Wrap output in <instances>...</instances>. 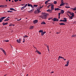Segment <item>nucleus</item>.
I'll list each match as a JSON object with an SVG mask.
<instances>
[{
	"label": "nucleus",
	"mask_w": 76,
	"mask_h": 76,
	"mask_svg": "<svg viewBox=\"0 0 76 76\" xmlns=\"http://www.w3.org/2000/svg\"><path fill=\"white\" fill-rule=\"evenodd\" d=\"M5 18H6V17H3L2 18H0V22H3V20L4 19H5Z\"/></svg>",
	"instance_id": "obj_3"
},
{
	"label": "nucleus",
	"mask_w": 76,
	"mask_h": 76,
	"mask_svg": "<svg viewBox=\"0 0 76 76\" xmlns=\"http://www.w3.org/2000/svg\"><path fill=\"white\" fill-rule=\"evenodd\" d=\"M68 13H69V14H70V15L72 14V13H71V12H70L69 11L68 12Z\"/></svg>",
	"instance_id": "obj_40"
},
{
	"label": "nucleus",
	"mask_w": 76,
	"mask_h": 76,
	"mask_svg": "<svg viewBox=\"0 0 76 76\" xmlns=\"http://www.w3.org/2000/svg\"><path fill=\"white\" fill-rule=\"evenodd\" d=\"M64 19L65 22H67V18H64Z\"/></svg>",
	"instance_id": "obj_18"
},
{
	"label": "nucleus",
	"mask_w": 76,
	"mask_h": 76,
	"mask_svg": "<svg viewBox=\"0 0 76 76\" xmlns=\"http://www.w3.org/2000/svg\"><path fill=\"white\" fill-rule=\"evenodd\" d=\"M69 61H69V60H68V61H66L67 64H68L69 65Z\"/></svg>",
	"instance_id": "obj_25"
},
{
	"label": "nucleus",
	"mask_w": 76,
	"mask_h": 76,
	"mask_svg": "<svg viewBox=\"0 0 76 76\" xmlns=\"http://www.w3.org/2000/svg\"><path fill=\"white\" fill-rule=\"evenodd\" d=\"M33 11L34 10H31L30 11H28V13H32V12H33Z\"/></svg>",
	"instance_id": "obj_16"
},
{
	"label": "nucleus",
	"mask_w": 76,
	"mask_h": 76,
	"mask_svg": "<svg viewBox=\"0 0 76 76\" xmlns=\"http://www.w3.org/2000/svg\"><path fill=\"white\" fill-rule=\"evenodd\" d=\"M61 10L59 8H55V11H56V10Z\"/></svg>",
	"instance_id": "obj_13"
},
{
	"label": "nucleus",
	"mask_w": 76,
	"mask_h": 76,
	"mask_svg": "<svg viewBox=\"0 0 76 76\" xmlns=\"http://www.w3.org/2000/svg\"><path fill=\"white\" fill-rule=\"evenodd\" d=\"M28 6H29V7H30V6H31V4H28Z\"/></svg>",
	"instance_id": "obj_38"
},
{
	"label": "nucleus",
	"mask_w": 76,
	"mask_h": 76,
	"mask_svg": "<svg viewBox=\"0 0 76 76\" xmlns=\"http://www.w3.org/2000/svg\"><path fill=\"white\" fill-rule=\"evenodd\" d=\"M48 1H47L45 2V4H47V3H48Z\"/></svg>",
	"instance_id": "obj_34"
},
{
	"label": "nucleus",
	"mask_w": 76,
	"mask_h": 76,
	"mask_svg": "<svg viewBox=\"0 0 76 76\" xmlns=\"http://www.w3.org/2000/svg\"><path fill=\"white\" fill-rule=\"evenodd\" d=\"M23 42H25V38H24L23 39Z\"/></svg>",
	"instance_id": "obj_31"
},
{
	"label": "nucleus",
	"mask_w": 76,
	"mask_h": 76,
	"mask_svg": "<svg viewBox=\"0 0 76 76\" xmlns=\"http://www.w3.org/2000/svg\"><path fill=\"white\" fill-rule=\"evenodd\" d=\"M60 33L59 32H56V33L57 34H59Z\"/></svg>",
	"instance_id": "obj_54"
},
{
	"label": "nucleus",
	"mask_w": 76,
	"mask_h": 76,
	"mask_svg": "<svg viewBox=\"0 0 76 76\" xmlns=\"http://www.w3.org/2000/svg\"><path fill=\"white\" fill-rule=\"evenodd\" d=\"M10 10H14V11H16V10H15V9L12 8H10Z\"/></svg>",
	"instance_id": "obj_14"
},
{
	"label": "nucleus",
	"mask_w": 76,
	"mask_h": 76,
	"mask_svg": "<svg viewBox=\"0 0 76 76\" xmlns=\"http://www.w3.org/2000/svg\"><path fill=\"white\" fill-rule=\"evenodd\" d=\"M3 5H0V7H3Z\"/></svg>",
	"instance_id": "obj_51"
},
{
	"label": "nucleus",
	"mask_w": 76,
	"mask_h": 76,
	"mask_svg": "<svg viewBox=\"0 0 76 76\" xmlns=\"http://www.w3.org/2000/svg\"><path fill=\"white\" fill-rule=\"evenodd\" d=\"M65 7L66 8H68V7H67V6H65Z\"/></svg>",
	"instance_id": "obj_57"
},
{
	"label": "nucleus",
	"mask_w": 76,
	"mask_h": 76,
	"mask_svg": "<svg viewBox=\"0 0 76 76\" xmlns=\"http://www.w3.org/2000/svg\"><path fill=\"white\" fill-rule=\"evenodd\" d=\"M59 24L60 25H66V24L63 23H59Z\"/></svg>",
	"instance_id": "obj_10"
},
{
	"label": "nucleus",
	"mask_w": 76,
	"mask_h": 76,
	"mask_svg": "<svg viewBox=\"0 0 76 76\" xmlns=\"http://www.w3.org/2000/svg\"><path fill=\"white\" fill-rule=\"evenodd\" d=\"M3 52L4 53L5 55H6V51H5V50H4L3 51Z\"/></svg>",
	"instance_id": "obj_17"
},
{
	"label": "nucleus",
	"mask_w": 76,
	"mask_h": 76,
	"mask_svg": "<svg viewBox=\"0 0 76 76\" xmlns=\"http://www.w3.org/2000/svg\"><path fill=\"white\" fill-rule=\"evenodd\" d=\"M19 43L20 44V42H20V41H21V39L20 38L19 39Z\"/></svg>",
	"instance_id": "obj_27"
},
{
	"label": "nucleus",
	"mask_w": 76,
	"mask_h": 76,
	"mask_svg": "<svg viewBox=\"0 0 76 76\" xmlns=\"http://www.w3.org/2000/svg\"><path fill=\"white\" fill-rule=\"evenodd\" d=\"M21 19H22L21 18L20 19L18 20H17L18 21H19L20 20H21Z\"/></svg>",
	"instance_id": "obj_45"
},
{
	"label": "nucleus",
	"mask_w": 76,
	"mask_h": 76,
	"mask_svg": "<svg viewBox=\"0 0 76 76\" xmlns=\"http://www.w3.org/2000/svg\"><path fill=\"white\" fill-rule=\"evenodd\" d=\"M7 76V75H4V76Z\"/></svg>",
	"instance_id": "obj_64"
},
{
	"label": "nucleus",
	"mask_w": 76,
	"mask_h": 76,
	"mask_svg": "<svg viewBox=\"0 0 76 76\" xmlns=\"http://www.w3.org/2000/svg\"><path fill=\"white\" fill-rule=\"evenodd\" d=\"M47 48H48H48H49V46H47Z\"/></svg>",
	"instance_id": "obj_50"
},
{
	"label": "nucleus",
	"mask_w": 76,
	"mask_h": 76,
	"mask_svg": "<svg viewBox=\"0 0 76 76\" xmlns=\"http://www.w3.org/2000/svg\"><path fill=\"white\" fill-rule=\"evenodd\" d=\"M38 22V20H35L33 21L34 23H37Z\"/></svg>",
	"instance_id": "obj_6"
},
{
	"label": "nucleus",
	"mask_w": 76,
	"mask_h": 76,
	"mask_svg": "<svg viewBox=\"0 0 76 76\" xmlns=\"http://www.w3.org/2000/svg\"><path fill=\"white\" fill-rule=\"evenodd\" d=\"M46 32L45 31L42 32V33H41L42 36H43V35H44V34H46Z\"/></svg>",
	"instance_id": "obj_4"
},
{
	"label": "nucleus",
	"mask_w": 76,
	"mask_h": 76,
	"mask_svg": "<svg viewBox=\"0 0 76 76\" xmlns=\"http://www.w3.org/2000/svg\"><path fill=\"white\" fill-rule=\"evenodd\" d=\"M51 19H52V18H48V20H50Z\"/></svg>",
	"instance_id": "obj_43"
},
{
	"label": "nucleus",
	"mask_w": 76,
	"mask_h": 76,
	"mask_svg": "<svg viewBox=\"0 0 76 76\" xmlns=\"http://www.w3.org/2000/svg\"><path fill=\"white\" fill-rule=\"evenodd\" d=\"M64 61L66 60V59H64Z\"/></svg>",
	"instance_id": "obj_63"
},
{
	"label": "nucleus",
	"mask_w": 76,
	"mask_h": 76,
	"mask_svg": "<svg viewBox=\"0 0 76 76\" xmlns=\"http://www.w3.org/2000/svg\"><path fill=\"white\" fill-rule=\"evenodd\" d=\"M42 19H46V18H47V14L45 13L43 14L42 16Z\"/></svg>",
	"instance_id": "obj_1"
},
{
	"label": "nucleus",
	"mask_w": 76,
	"mask_h": 76,
	"mask_svg": "<svg viewBox=\"0 0 76 76\" xmlns=\"http://www.w3.org/2000/svg\"><path fill=\"white\" fill-rule=\"evenodd\" d=\"M65 5H66L67 6H68V3H65Z\"/></svg>",
	"instance_id": "obj_39"
},
{
	"label": "nucleus",
	"mask_w": 76,
	"mask_h": 76,
	"mask_svg": "<svg viewBox=\"0 0 76 76\" xmlns=\"http://www.w3.org/2000/svg\"><path fill=\"white\" fill-rule=\"evenodd\" d=\"M17 42L18 43H19V41L18 39L17 40Z\"/></svg>",
	"instance_id": "obj_36"
},
{
	"label": "nucleus",
	"mask_w": 76,
	"mask_h": 76,
	"mask_svg": "<svg viewBox=\"0 0 76 76\" xmlns=\"http://www.w3.org/2000/svg\"><path fill=\"white\" fill-rule=\"evenodd\" d=\"M48 51H50V50H49V48L48 49Z\"/></svg>",
	"instance_id": "obj_59"
},
{
	"label": "nucleus",
	"mask_w": 76,
	"mask_h": 76,
	"mask_svg": "<svg viewBox=\"0 0 76 76\" xmlns=\"http://www.w3.org/2000/svg\"><path fill=\"white\" fill-rule=\"evenodd\" d=\"M70 15H72L71 16L72 17H74L75 16V15H74V13L72 12V14H71Z\"/></svg>",
	"instance_id": "obj_12"
},
{
	"label": "nucleus",
	"mask_w": 76,
	"mask_h": 76,
	"mask_svg": "<svg viewBox=\"0 0 76 76\" xmlns=\"http://www.w3.org/2000/svg\"><path fill=\"white\" fill-rule=\"evenodd\" d=\"M4 20L5 22H6V21H7V19Z\"/></svg>",
	"instance_id": "obj_49"
},
{
	"label": "nucleus",
	"mask_w": 76,
	"mask_h": 76,
	"mask_svg": "<svg viewBox=\"0 0 76 76\" xmlns=\"http://www.w3.org/2000/svg\"><path fill=\"white\" fill-rule=\"evenodd\" d=\"M75 37V36L73 35L72 36V37Z\"/></svg>",
	"instance_id": "obj_53"
},
{
	"label": "nucleus",
	"mask_w": 76,
	"mask_h": 76,
	"mask_svg": "<svg viewBox=\"0 0 76 76\" xmlns=\"http://www.w3.org/2000/svg\"><path fill=\"white\" fill-rule=\"evenodd\" d=\"M43 7H44V5H43L41 7H40V8L39 9H42V8Z\"/></svg>",
	"instance_id": "obj_32"
},
{
	"label": "nucleus",
	"mask_w": 76,
	"mask_h": 76,
	"mask_svg": "<svg viewBox=\"0 0 76 76\" xmlns=\"http://www.w3.org/2000/svg\"><path fill=\"white\" fill-rule=\"evenodd\" d=\"M52 10H47V12H50V13H51L52 12Z\"/></svg>",
	"instance_id": "obj_7"
},
{
	"label": "nucleus",
	"mask_w": 76,
	"mask_h": 76,
	"mask_svg": "<svg viewBox=\"0 0 76 76\" xmlns=\"http://www.w3.org/2000/svg\"><path fill=\"white\" fill-rule=\"evenodd\" d=\"M25 8V7H23L21 8V10H23V9H24Z\"/></svg>",
	"instance_id": "obj_23"
},
{
	"label": "nucleus",
	"mask_w": 76,
	"mask_h": 76,
	"mask_svg": "<svg viewBox=\"0 0 76 76\" xmlns=\"http://www.w3.org/2000/svg\"><path fill=\"white\" fill-rule=\"evenodd\" d=\"M28 4H27L26 5H25L24 7H25H25H26V6H27V5Z\"/></svg>",
	"instance_id": "obj_46"
},
{
	"label": "nucleus",
	"mask_w": 76,
	"mask_h": 76,
	"mask_svg": "<svg viewBox=\"0 0 76 76\" xmlns=\"http://www.w3.org/2000/svg\"><path fill=\"white\" fill-rule=\"evenodd\" d=\"M52 20H53V22H55V21H58L59 20L56 18H54L53 19H52Z\"/></svg>",
	"instance_id": "obj_2"
},
{
	"label": "nucleus",
	"mask_w": 76,
	"mask_h": 76,
	"mask_svg": "<svg viewBox=\"0 0 76 76\" xmlns=\"http://www.w3.org/2000/svg\"><path fill=\"white\" fill-rule=\"evenodd\" d=\"M33 28H34V26H30V28L31 29H33Z\"/></svg>",
	"instance_id": "obj_19"
},
{
	"label": "nucleus",
	"mask_w": 76,
	"mask_h": 76,
	"mask_svg": "<svg viewBox=\"0 0 76 76\" xmlns=\"http://www.w3.org/2000/svg\"><path fill=\"white\" fill-rule=\"evenodd\" d=\"M62 4H63V5L64 4H65V3H62Z\"/></svg>",
	"instance_id": "obj_58"
},
{
	"label": "nucleus",
	"mask_w": 76,
	"mask_h": 76,
	"mask_svg": "<svg viewBox=\"0 0 76 76\" xmlns=\"http://www.w3.org/2000/svg\"><path fill=\"white\" fill-rule=\"evenodd\" d=\"M59 22H62V20H59Z\"/></svg>",
	"instance_id": "obj_55"
},
{
	"label": "nucleus",
	"mask_w": 76,
	"mask_h": 76,
	"mask_svg": "<svg viewBox=\"0 0 76 76\" xmlns=\"http://www.w3.org/2000/svg\"><path fill=\"white\" fill-rule=\"evenodd\" d=\"M61 14H63L64 13V10H62L61 11Z\"/></svg>",
	"instance_id": "obj_11"
},
{
	"label": "nucleus",
	"mask_w": 76,
	"mask_h": 76,
	"mask_svg": "<svg viewBox=\"0 0 76 76\" xmlns=\"http://www.w3.org/2000/svg\"><path fill=\"white\" fill-rule=\"evenodd\" d=\"M57 1H54V4H57Z\"/></svg>",
	"instance_id": "obj_26"
},
{
	"label": "nucleus",
	"mask_w": 76,
	"mask_h": 76,
	"mask_svg": "<svg viewBox=\"0 0 76 76\" xmlns=\"http://www.w3.org/2000/svg\"><path fill=\"white\" fill-rule=\"evenodd\" d=\"M34 7H37L38 6V5H34Z\"/></svg>",
	"instance_id": "obj_35"
},
{
	"label": "nucleus",
	"mask_w": 76,
	"mask_h": 76,
	"mask_svg": "<svg viewBox=\"0 0 76 76\" xmlns=\"http://www.w3.org/2000/svg\"><path fill=\"white\" fill-rule=\"evenodd\" d=\"M60 60V58L59 57L58 58V60Z\"/></svg>",
	"instance_id": "obj_60"
},
{
	"label": "nucleus",
	"mask_w": 76,
	"mask_h": 76,
	"mask_svg": "<svg viewBox=\"0 0 76 76\" xmlns=\"http://www.w3.org/2000/svg\"><path fill=\"white\" fill-rule=\"evenodd\" d=\"M61 14V13H58V16H60V15Z\"/></svg>",
	"instance_id": "obj_47"
},
{
	"label": "nucleus",
	"mask_w": 76,
	"mask_h": 76,
	"mask_svg": "<svg viewBox=\"0 0 76 76\" xmlns=\"http://www.w3.org/2000/svg\"><path fill=\"white\" fill-rule=\"evenodd\" d=\"M36 52H37V53H38L39 54H41V53L38 50H37L36 51Z\"/></svg>",
	"instance_id": "obj_8"
},
{
	"label": "nucleus",
	"mask_w": 76,
	"mask_h": 76,
	"mask_svg": "<svg viewBox=\"0 0 76 76\" xmlns=\"http://www.w3.org/2000/svg\"><path fill=\"white\" fill-rule=\"evenodd\" d=\"M39 9V10H38L37 9V10L38 12V13H40V12H41V11H39V10H40V9Z\"/></svg>",
	"instance_id": "obj_21"
},
{
	"label": "nucleus",
	"mask_w": 76,
	"mask_h": 76,
	"mask_svg": "<svg viewBox=\"0 0 76 76\" xmlns=\"http://www.w3.org/2000/svg\"><path fill=\"white\" fill-rule=\"evenodd\" d=\"M61 3H64V2H63V0H62L61 1Z\"/></svg>",
	"instance_id": "obj_48"
},
{
	"label": "nucleus",
	"mask_w": 76,
	"mask_h": 76,
	"mask_svg": "<svg viewBox=\"0 0 76 76\" xmlns=\"http://www.w3.org/2000/svg\"><path fill=\"white\" fill-rule=\"evenodd\" d=\"M9 40H5V42H9Z\"/></svg>",
	"instance_id": "obj_41"
},
{
	"label": "nucleus",
	"mask_w": 76,
	"mask_h": 76,
	"mask_svg": "<svg viewBox=\"0 0 76 76\" xmlns=\"http://www.w3.org/2000/svg\"><path fill=\"white\" fill-rule=\"evenodd\" d=\"M9 18H10V17H8L6 19L7 20V21H8V20H10V19H9Z\"/></svg>",
	"instance_id": "obj_24"
},
{
	"label": "nucleus",
	"mask_w": 76,
	"mask_h": 76,
	"mask_svg": "<svg viewBox=\"0 0 76 76\" xmlns=\"http://www.w3.org/2000/svg\"><path fill=\"white\" fill-rule=\"evenodd\" d=\"M62 21H63V22H65L64 20H62Z\"/></svg>",
	"instance_id": "obj_56"
},
{
	"label": "nucleus",
	"mask_w": 76,
	"mask_h": 76,
	"mask_svg": "<svg viewBox=\"0 0 76 76\" xmlns=\"http://www.w3.org/2000/svg\"><path fill=\"white\" fill-rule=\"evenodd\" d=\"M31 7H33V6L32 5H31V6H30Z\"/></svg>",
	"instance_id": "obj_52"
},
{
	"label": "nucleus",
	"mask_w": 76,
	"mask_h": 76,
	"mask_svg": "<svg viewBox=\"0 0 76 76\" xmlns=\"http://www.w3.org/2000/svg\"><path fill=\"white\" fill-rule=\"evenodd\" d=\"M54 5H53L52 4V5H51V10H54Z\"/></svg>",
	"instance_id": "obj_5"
},
{
	"label": "nucleus",
	"mask_w": 76,
	"mask_h": 76,
	"mask_svg": "<svg viewBox=\"0 0 76 76\" xmlns=\"http://www.w3.org/2000/svg\"><path fill=\"white\" fill-rule=\"evenodd\" d=\"M0 49L1 50V51H2L4 50H3V49L2 48H1Z\"/></svg>",
	"instance_id": "obj_37"
},
{
	"label": "nucleus",
	"mask_w": 76,
	"mask_h": 76,
	"mask_svg": "<svg viewBox=\"0 0 76 76\" xmlns=\"http://www.w3.org/2000/svg\"><path fill=\"white\" fill-rule=\"evenodd\" d=\"M28 38V36H26V35H25V36H23V38Z\"/></svg>",
	"instance_id": "obj_22"
},
{
	"label": "nucleus",
	"mask_w": 76,
	"mask_h": 76,
	"mask_svg": "<svg viewBox=\"0 0 76 76\" xmlns=\"http://www.w3.org/2000/svg\"><path fill=\"white\" fill-rule=\"evenodd\" d=\"M69 19H73V17H72V16H70V17H69Z\"/></svg>",
	"instance_id": "obj_29"
},
{
	"label": "nucleus",
	"mask_w": 76,
	"mask_h": 76,
	"mask_svg": "<svg viewBox=\"0 0 76 76\" xmlns=\"http://www.w3.org/2000/svg\"><path fill=\"white\" fill-rule=\"evenodd\" d=\"M63 6V4L62 3H61L60 5V6Z\"/></svg>",
	"instance_id": "obj_33"
},
{
	"label": "nucleus",
	"mask_w": 76,
	"mask_h": 76,
	"mask_svg": "<svg viewBox=\"0 0 76 76\" xmlns=\"http://www.w3.org/2000/svg\"><path fill=\"white\" fill-rule=\"evenodd\" d=\"M59 57L60 58H62V57H61V56H59Z\"/></svg>",
	"instance_id": "obj_44"
},
{
	"label": "nucleus",
	"mask_w": 76,
	"mask_h": 76,
	"mask_svg": "<svg viewBox=\"0 0 76 76\" xmlns=\"http://www.w3.org/2000/svg\"><path fill=\"white\" fill-rule=\"evenodd\" d=\"M58 19H60V16H58Z\"/></svg>",
	"instance_id": "obj_61"
},
{
	"label": "nucleus",
	"mask_w": 76,
	"mask_h": 76,
	"mask_svg": "<svg viewBox=\"0 0 76 76\" xmlns=\"http://www.w3.org/2000/svg\"><path fill=\"white\" fill-rule=\"evenodd\" d=\"M8 23L7 22L6 23H3V25L4 26L6 25H8Z\"/></svg>",
	"instance_id": "obj_9"
},
{
	"label": "nucleus",
	"mask_w": 76,
	"mask_h": 76,
	"mask_svg": "<svg viewBox=\"0 0 76 76\" xmlns=\"http://www.w3.org/2000/svg\"><path fill=\"white\" fill-rule=\"evenodd\" d=\"M41 25H42L43 24H44V25H46V23H45V22L44 21H43L41 23Z\"/></svg>",
	"instance_id": "obj_15"
},
{
	"label": "nucleus",
	"mask_w": 76,
	"mask_h": 76,
	"mask_svg": "<svg viewBox=\"0 0 76 76\" xmlns=\"http://www.w3.org/2000/svg\"><path fill=\"white\" fill-rule=\"evenodd\" d=\"M39 32H41V33H42V32H43V30H40L39 31Z\"/></svg>",
	"instance_id": "obj_20"
},
{
	"label": "nucleus",
	"mask_w": 76,
	"mask_h": 76,
	"mask_svg": "<svg viewBox=\"0 0 76 76\" xmlns=\"http://www.w3.org/2000/svg\"><path fill=\"white\" fill-rule=\"evenodd\" d=\"M68 65H68V64H65V66H68Z\"/></svg>",
	"instance_id": "obj_42"
},
{
	"label": "nucleus",
	"mask_w": 76,
	"mask_h": 76,
	"mask_svg": "<svg viewBox=\"0 0 76 76\" xmlns=\"http://www.w3.org/2000/svg\"><path fill=\"white\" fill-rule=\"evenodd\" d=\"M7 12H11V13H12V12H13L12 11H7Z\"/></svg>",
	"instance_id": "obj_30"
},
{
	"label": "nucleus",
	"mask_w": 76,
	"mask_h": 76,
	"mask_svg": "<svg viewBox=\"0 0 76 76\" xmlns=\"http://www.w3.org/2000/svg\"><path fill=\"white\" fill-rule=\"evenodd\" d=\"M14 0L15 1V2H17L16 0Z\"/></svg>",
	"instance_id": "obj_62"
},
{
	"label": "nucleus",
	"mask_w": 76,
	"mask_h": 76,
	"mask_svg": "<svg viewBox=\"0 0 76 76\" xmlns=\"http://www.w3.org/2000/svg\"><path fill=\"white\" fill-rule=\"evenodd\" d=\"M52 5V4H51L50 5H49L48 7H48V8H50V6H51V5Z\"/></svg>",
	"instance_id": "obj_28"
}]
</instances>
